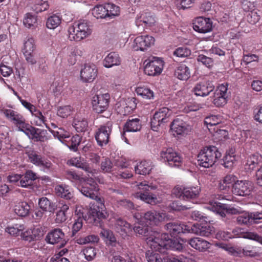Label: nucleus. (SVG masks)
Here are the masks:
<instances>
[{
	"instance_id": "a18cd8bd",
	"label": "nucleus",
	"mask_w": 262,
	"mask_h": 262,
	"mask_svg": "<svg viewBox=\"0 0 262 262\" xmlns=\"http://www.w3.org/2000/svg\"><path fill=\"white\" fill-rule=\"evenodd\" d=\"M107 17H114L118 16L120 13L119 7L113 4L107 3L105 4Z\"/></svg>"
},
{
	"instance_id": "2eb2a0df",
	"label": "nucleus",
	"mask_w": 262,
	"mask_h": 262,
	"mask_svg": "<svg viewBox=\"0 0 262 262\" xmlns=\"http://www.w3.org/2000/svg\"><path fill=\"white\" fill-rule=\"evenodd\" d=\"M4 113L18 128L19 130L23 132L29 126L24 117L17 112L12 110H5Z\"/></svg>"
},
{
	"instance_id": "3c124183",
	"label": "nucleus",
	"mask_w": 262,
	"mask_h": 262,
	"mask_svg": "<svg viewBox=\"0 0 262 262\" xmlns=\"http://www.w3.org/2000/svg\"><path fill=\"white\" fill-rule=\"evenodd\" d=\"M100 235L102 237L107 239L110 241V244L112 245L116 242V238L111 230L102 228L100 232Z\"/></svg>"
},
{
	"instance_id": "b1692460",
	"label": "nucleus",
	"mask_w": 262,
	"mask_h": 262,
	"mask_svg": "<svg viewBox=\"0 0 262 262\" xmlns=\"http://www.w3.org/2000/svg\"><path fill=\"white\" fill-rule=\"evenodd\" d=\"M193 28L198 32L205 33L211 30L212 22L208 18L199 17L194 20Z\"/></svg>"
},
{
	"instance_id": "4be33fe9",
	"label": "nucleus",
	"mask_w": 262,
	"mask_h": 262,
	"mask_svg": "<svg viewBox=\"0 0 262 262\" xmlns=\"http://www.w3.org/2000/svg\"><path fill=\"white\" fill-rule=\"evenodd\" d=\"M79 190L84 195L91 199L95 196V193L97 192L99 188L97 183L91 178L88 179Z\"/></svg>"
},
{
	"instance_id": "4c0bfd02",
	"label": "nucleus",
	"mask_w": 262,
	"mask_h": 262,
	"mask_svg": "<svg viewBox=\"0 0 262 262\" xmlns=\"http://www.w3.org/2000/svg\"><path fill=\"white\" fill-rule=\"evenodd\" d=\"M174 76L182 80H187L190 77L189 69L186 65L181 64L176 69Z\"/></svg>"
},
{
	"instance_id": "680f3d73",
	"label": "nucleus",
	"mask_w": 262,
	"mask_h": 262,
	"mask_svg": "<svg viewBox=\"0 0 262 262\" xmlns=\"http://www.w3.org/2000/svg\"><path fill=\"white\" fill-rule=\"evenodd\" d=\"M223 165L225 168H231L236 161L235 156L226 155L223 159Z\"/></svg>"
},
{
	"instance_id": "de8ad7c7",
	"label": "nucleus",
	"mask_w": 262,
	"mask_h": 262,
	"mask_svg": "<svg viewBox=\"0 0 262 262\" xmlns=\"http://www.w3.org/2000/svg\"><path fill=\"white\" fill-rule=\"evenodd\" d=\"M93 14L97 18H102L107 17L105 4L104 6L99 5L95 7L93 10Z\"/></svg>"
},
{
	"instance_id": "5fc2aeb1",
	"label": "nucleus",
	"mask_w": 262,
	"mask_h": 262,
	"mask_svg": "<svg viewBox=\"0 0 262 262\" xmlns=\"http://www.w3.org/2000/svg\"><path fill=\"white\" fill-rule=\"evenodd\" d=\"M51 132L52 133L53 135L57 138L60 141L62 142V140L64 139L68 138L70 137L69 133L64 130L63 129L61 128H58L57 130H51Z\"/></svg>"
},
{
	"instance_id": "e2e57ef3",
	"label": "nucleus",
	"mask_w": 262,
	"mask_h": 262,
	"mask_svg": "<svg viewBox=\"0 0 262 262\" xmlns=\"http://www.w3.org/2000/svg\"><path fill=\"white\" fill-rule=\"evenodd\" d=\"M35 230L28 229L25 232H21L20 236L23 239L30 242L35 239L36 235L34 232Z\"/></svg>"
},
{
	"instance_id": "412c9836",
	"label": "nucleus",
	"mask_w": 262,
	"mask_h": 262,
	"mask_svg": "<svg viewBox=\"0 0 262 262\" xmlns=\"http://www.w3.org/2000/svg\"><path fill=\"white\" fill-rule=\"evenodd\" d=\"M164 229L171 236H177L180 233L189 232L190 227L178 222H170L164 226Z\"/></svg>"
},
{
	"instance_id": "423d86ee",
	"label": "nucleus",
	"mask_w": 262,
	"mask_h": 262,
	"mask_svg": "<svg viewBox=\"0 0 262 262\" xmlns=\"http://www.w3.org/2000/svg\"><path fill=\"white\" fill-rule=\"evenodd\" d=\"M172 114V110L166 107H163L157 111L151 120V127L154 131H158L159 127L163 126L168 122Z\"/></svg>"
},
{
	"instance_id": "bb28decb",
	"label": "nucleus",
	"mask_w": 262,
	"mask_h": 262,
	"mask_svg": "<svg viewBox=\"0 0 262 262\" xmlns=\"http://www.w3.org/2000/svg\"><path fill=\"white\" fill-rule=\"evenodd\" d=\"M56 194L61 198L69 201V205H74L76 203V198L70 191L69 187L66 185H57L55 188Z\"/></svg>"
},
{
	"instance_id": "7c9ffc66",
	"label": "nucleus",
	"mask_w": 262,
	"mask_h": 262,
	"mask_svg": "<svg viewBox=\"0 0 262 262\" xmlns=\"http://www.w3.org/2000/svg\"><path fill=\"white\" fill-rule=\"evenodd\" d=\"M232 232L237 237L255 241L262 244V237L255 232L245 231L241 228L234 229Z\"/></svg>"
},
{
	"instance_id": "dca6fc26",
	"label": "nucleus",
	"mask_w": 262,
	"mask_h": 262,
	"mask_svg": "<svg viewBox=\"0 0 262 262\" xmlns=\"http://www.w3.org/2000/svg\"><path fill=\"white\" fill-rule=\"evenodd\" d=\"M163 61L158 57H153L144 67V72L149 76H156L161 73Z\"/></svg>"
},
{
	"instance_id": "58836bf2",
	"label": "nucleus",
	"mask_w": 262,
	"mask_h": 262,
	"mask_svg": "<svg viewBox=\"0 0 262 262\" xmlns=\"http://www.w3.org/2000/svg\"><path fill=\"white\" fill-rule=\"evenodd\" d=\"M75 212L76 213L77 212L76 214L77 219H75V222L73 225L72 234V236H74L75 234L82 228L83 219L90 223L88 221V217L87 218L86 216H84L83 213L80 212V211L77 212V211L76 210Z\"/></svg>"
},
{
	"instance_id": "39448f33",
	"label": "nucleus",
	"mask_w": 262,
	"mask_h": 262,
	"mask_svg": "<svg viewBox=\"0 0 262 262\" xmlns=\"http://www.w3.org/2000/svg\"><path fill=\"white\" fill-rule=\"evenodd\" d=\"M134 217L141 222H146L149 224H157L160 222L168 221L169 216L165 213L149 211L145 213H137Z\"/></svg>"
},
{
	"instance_id": "2f4dec72",
	"label": "nucleus",
	"mask_w": 262,
	"mask_h": 262,
	"mask_svg": "<svg viewBox=\"0 0 262 262\" xmlns=\"http://www.w3.org/2000/svg\"><path fill=\"white\" fill-rule=\"evenodd\" d=\"M189 244L193 248L200 251H205L210 247V243L200 237H194L190 239Z\"/></svg>"
},
{
	"instance_id": "20e7f679",
	"label": "nucleus",
	"mask_w": 262,
	"mask_h": 262,
	"mask_svg": "<svg viewBox=\"0 0 262 262\" xmlns=\"http://www.w3.org/2000/svg\"><path fill=\"white\" fill-rule=\"evenodd\" d=\"M69 38L71 40L80 41L87 37L91 33V29L85 20L75 22L68 29Z\"/></svg>"
},
{
	"instance_id": "864d4df0",
	"label": "nucleus",
	"mask_w": 262,
	"mask_h": 262,
	"mask_svg": "<svg viewBox=\"0 0 262 262\" xmlns=\"http://www.w3.org/2000/svg\"><path fill=\"white\" fill-rule=\"evenodd\" d=\"M35 46L34 40L32 38H30L25 41L23 48V53H30L34 52Z\"/></svg>"
},
{
	"instance_id": "a19ab883",
	"label": "nucleus",
	"mask_w": 262,
	"mask_h": 262,
	"mask_svg": "<svg viewBox=\"0 0 262 262\" xmlns=\"http://www.w3.org/2000/svg\"><path fill=\"white\" fill-rule=\"evenodd\" d=\"M23 23L24 25L28 28H36L38 25L37 16L28 13L26 14Z\"/></svg>"
},
{
	"instance_id": "f8f14e48",
	"label": "nucleus",
	"mask_w": 262,
	"mask_h": 262,
	"mask_svg": "<svg viewBox=\"0 0 262 262\" xmlns=\"http://www.w3.org/2000/svg\"><path fill=\"white\" fill-rule=\"evenodd\" d=\"M262 217V213L258 211L250 212H246L236 217V222L240 225H251L260 222Z\"/></svg>"
},
{
	"instance_id": "0eeeda50",
	"label": "nucleus",
	"mask_w": 262,
	"mask_h": 262,
	"mask_svg": "<svg viewBox=\"0 0 262 262\" xmlns=\"http://www.w3.org/2000/svg\"><path fill=\"white\" fill-rule=\"evenodd\" d=\"M138 188L142 191H141L136 193L137 198H140L141 200L151 205H156L160 203L156 195L148 192L150 190L156 189L157 188L156 186L149 185L146 182L144 181L138 185Z\"/></svg>"
},
{
	"instance_id": "79ce46f5",
	"label": "nucleus",
	"mask_w": 262,
	"mask_h": 262,
	"mask_svg": "<svg viewBox=\"0 0 262 262\" xmlns=\"http://www.w3.org/2000/svg\"><path fill=\"white\" fill-rule=\"evenodd\" d=\"M73 125L77 132H82L86 130L88 123L85 119H76L73 121Z\"/></svg>"
},
{
	"instance_id": "6e6d98bb",
	"label": "nucleus",
	"mask_w": 262,
	"mask_h": 262,
	"mask_svg": "<svg viewBox=\"0 0 262 262\" xmlns=\"http://www.w3.org/2000/svg\"><path fill=\"white\" fill-rule=\"evenodd\" d=\"M81 137L78 135L73 136L68 143L69 148L74 151L77 150L78 146L81 142Z\"/></svg>"
},
{
	"instance_id": "a878e982",
	"label": "nucleus",
	"mask_w": 262,
	"mask_h": 262,
	"mask_svg": "<svg viewBox=\"0 0 262 262\" xmlns=\"http://www.w3.org/2000/svg\"><path fill=\"white\" fill-rule=\"evenodd\" d=\"M64 237V234L62 230L57 228L48 233L46 236V240L51 244L60 243V247H63L66 243Z\"/></svg>"
},
{
	"instance_id": "338daca9",
	"label": "nucleus",
	"mask_w": 262,
	"mask_h": 262,
	"mask_svg": "<svg viewBox=\"0 0 262 262\" xmlns=\"http://www.w3.org/2000/svg\"><path fill=\"white\" fill-rule=\"evenodd\" d=\"M173 54L179 57H187L191 54V51L185 47H180L174 51Z\"/></svg>"
},
{
	"instance_id": "8fccbe9b",
	"label": "nucleus",
	"mask_w": 262,
	"mask_h": 262,
	"mask_svg": "<svg viewBox=\"0 0 262 262\" xmlns=\"http://www.w3.org/2000/svg\"><path fill=\"white\" fill-rule=\"evenodd\" d=\"M138 21L143 22L144 24L149 26L154 25L156 21L154 16L150 13L147 12L142 14Z\"/></svg>"
},
{
	"instance_id": "49530a36",
	"label": "nucleus",
	"mask_w": 262,
	"mask_h": 262,
	"mask_svg": "<svg viewBox=\"0 0 262 262\" xmlns=\"http://www.w3.org/2000/svg\"><path fill=\"white\" fill-rule=\"evenodd\" d=\"M136 92L138 95L143 98L150 99L154 98V92L148 88L138 87L136 89Z\"/></svg>"
},
{
	"instance_id": "c9c22d12",
	"label": "nucleus",
	"mask_w": 262,
	"mask_h": 262,
	"mask_svg": "<svg viewBox=\"0 0 262 262\" xmlns=\"http://www.w3.org/2000/svg\"><path fill=\"white\" fill-rule=\"evenodd\" d=\"M152 168V167L150 162L144 161L135 167V171L138 174L146 175L149 174Z\"/></svg>"
},
{
	"instance_id": "ea45409f",
	"label": "nucleus",
	"mask_w": 262,
	"mask_h": 262,
	"mask_svg": "<svg viewBox=\"0 0 262 262\" xmlns=\"http://www.w3.org/2000/svg\"><path fill=\"white\" fill-rule=\"evenodd\" d=\"M38 205L40 209L46 212H53L54 207L53 203L46 197H42L38 201Z\"/></svg>"
},
{
	"instance_id": "473e14b6",
	"label": "nucleus",
	"mask_w": 262,
	"mask_h": 262,
	"mask_svg": "<svg viewBox=\"0 0 262 262\" xmlns=\"http://www.w3.org/2000/svg\"><path fill=\"white\" fill-rule=\"evenodd\" d=\"M30 205L25 201L17 203L13 208L15 213L20 217L28 216L30 214Z\"/></svg>"
},
{
	"instance_id": "72a5a7b5",
	"label": "nucleus",
	"mask_w": 262,
	"mask_h": 262,
	"mask_svg": "<svg viewBox=\"0 0 262 262\" xmlns=\"http://www.w3.org/2000/svg\"><path fill=\"white\" fill-rule=\"evenodd\" d=\"M134 231L139 234V235L148 236V243L150 246L151 241L150 239L154 237L155 232H158L156 231H152L150 230V228H149L147 226H144L143 225L140 224L138 226H135L134 228Z\"/></svg>"
},
{
	"instance_id": "9b49d317",
	"label": "nucleus",
	"mask_w": 262,
	"mask_h": 262,
	"mask_svg": "<svg viewBox=\"0 0 262 262\" xmlns=\"http://www.w3.org/2000/svg\"><path fill=\"white\" fill-rule=\"evenodd\" d=\"M161 158L171 167L179 166L182 158L172 148H164L160 153Z\"/></svg>"
},
{
	"instance_id": "a211bd4d",
	"label": "nucleus",
	"mask_w": 262,
	"mask_h": 262,
	"mask_svg": "<svg viewBox=\"0 0 262 262\" xmlns=\"http://www.w3.org/2000/svg\"><path fill=\"white\" fill-rule=\"evenodd\" d=\"M28 158L31 163L44 169L49 170L53 166L52 163L48 159L35 151L29 152Z\"/></svg>"
},
{
	"instance_id": "f257e3e1",
	"label": "nucleus",
	"mask_w": 262,
	"mask_h": 262,
	"mask_svg": "<svg viewBox=\"0 0 262 262\" xmlns=\"http://www.w3.org/2000/svg\"><path fill=\"white\" fill-rule=\"evenodd\" d=\"M154 236L150 239V248L155 251L164 253L169 249L179 251L183 249V245L177 239L170 238L167 233L155 232Z\"/></svg>"
},
{
	"instance_id": "7ed1b4c3",
	"label": "nucleus",
	"mask_w": 262,
	"mask_h": 262,
	"mask_svg": "<svg viewBox=\"0 0 262 262\" xmlns=\"http://www.w3.org/2000/svg\"><path fill=\"white\" fill-rule=\"evenodd\" d=\"M221 156V153L215 146L206 147L198 156V164L205 168L210 167Z\"/></svg>"
},
{
	"instance_id": "37998d69",
	"label": "nucleus",
	"mask_w": 262,
	"mask_h": 262,
	"mask_svg": "<svg viewBox=\"0 0 262 262\" xmlns=\"http://www.w3.org/2000/svg\"><path fill=\"white\" fill-rule=\"evenodd\" d=\"M61 18L56 14L49 17L46 23L47 27L50 29H54L61 23Z\"/></svg>"
},
{
	"instance_id": "e433bc0d",
	"label": "nucleus",
	"mask_w": 262,
	"mask_h": 262,
	"mask_svg": "<svg viewBox=\"0 0 262 262\" xmlns=\"http://www.w3.org/2000/svg\"><path fill=\"white\" fill-rule=\"evenodd\" d=\"M141 121L138 118L129 119L124 125V129L127 132H137L141 129Z\"/></svg>"
},
{
	"instance_id": "ddd939ff",
	"label": "nucleus",
	"mask_w": 262,
	"mask_h": 262,
	"mask_svg": "<svg viewBox=\"0 0 262 262\" xmlns=\"http://www.w3.org/2000/svg\"><path fill=\"white\" fill-rule=\"evenodd\" d=\"M112 124L107 122L101 125L95 133V139L99 145L102 146L108 143L110 134L112 132Z\"/></svg>"
},
{
	"instance_id": "f03ea898",
	"label": "nucleus",
	"mask_w": 262,
	"mask_h": 262,
	"mask_svg": "<svg viewBox=\"0 0 262 262\" xmlns=\"http://www.w3.org/2000/svg\"><path fill=\"white\" fill-rule=\"evenodd\" d=\"M91 199L96 201V204H94L91 207L88 221L94 225L102 227V221L106 219L108 216L104 210V200L97 195V192L95 193V196Z\"/></svg>"
},
{
	"instance_id": "6e6552de",
	"label": "nucleus",
	"mask_w": 262,
	"mask_h": 262,
	"mask_svg": "<svg viewBox=\"0 0 262 262\" xmlns=\"http://www.w3.org/2000/svg\"><path fill=\"white\" fill-rule=\"evenodd\" d=\"M200 191L199 187L176 186L172 190V194L177 198L182 200H188L198 196Z\"/></svg>"
},
{
	"instance_id": "c03bdc74",
	"label": "nucleus",
	"mask_w": 262,
	"mask_h": 262,
	"mask_svg": "<svg viewBox=\"0 0 262 262\" xmlns=\"http://www.w3.org/2000/svg\"><path fill=\"white\" fill-rule=\"evenodd\" d=\"M25 229L24 225L15 224L14 226L8 227L6 228V231L13 236L20 235L21 232Z\"/></svg>"
},
{
	"instance_id": "f704fd0d",
	"label": "nucleus",
	"mask_w": 262,
	"mask_h": 262,
	"mask_svg": "<svg viewBox=\"0 0 262 262\" xmlns=\"http://www.w3.org/2000/svg\"><path fill=\"white\" fill-rule=\"evenodd\" d=\"M121 63V59L116 52L109 53L103 60V66L107 68H111L115 66H118Z\"/></svg>"
},
{
	"instance_id": "1a4fd4ad",
	"label": "nucleus",
	"mask_w": 262,
	"mask_h": 262,
	"mask_svg": "<svg viewBox=\"0 0 262 262\" xmlns=\"http://www.w3.org/2000/svg\"><path fill=\"white\" fill-rule=\"evenodd\" d=\"M110 99V96L108 93L95 95L92 99L93 110L98 114L103 113L108 108Z\"/></svg>"
},
{
	"instance_id": "774afa93",
	"label": "nucleus",
	"mask_w": 262,
	"mask_h": 262,
	"mask_svg": "<svg viewBox=\"0 0 262 262\" xmlns=\"http://www.w3.org/2000/svg\"><path fill=\"white\" fill-rule=\"evenodd\" d=\"M99 241V238L95 235H88L83 238H80L78 239V243L80 244H85L90 243H95Z\"/></svg>"
},
{
	"instance_id": "4d7b16f0",
	"label": "nucleus",
	"mask_w": 262,
	"mask_h": 262,
	"mask_svg": "<svg viewBox=\"0 0 262 262\" xmlns=\"http://www.w3.org/2000/svg\"><path fill=\"white\" fill-rule=\"evenodd\" d=\"M168 208L171 210L176 211H184L190 208L189 206L183 205L178 201H173L168 206Z\"/></svg>"
},
{
	"instance_id": "cd10ccee",
	"label": "nucleus",
	"mask_w": 262,
	"mask_h": 262,
	"mask_svg": "<svg viewBox=\"0 0 262 262\" xmlns=\"http://www.w3.org/2000/svg\"><path fill=\"white\" fill-rule=\"evenodd\" d=\"M214 89V86L211 82H200L194 86L193 92L196 96L205 97L209 95Z\"/></svg>"
},
{
	"instance_id": "603ef678",
	"label": "nucleus",
	"mask_w": 262,
	"mask_h": 262,
	"mask_svg": "<svg viewBox=\"0 0 262 262\" xmlns=\"http://www.w3.org/2000/svg\"><path fill=\"white\" fill-rule=\"evenodd\" d=\"M33 116L37 118V120H36V125L38 126H41L42 124H45L46 125V120L45 116L43 115L42 113L38 110H37L36 107L31 112Z\"/></svg>"
},
{
	"instance_id": "bf43d9fd",
	"label": "nucleus",
	"mask_w": 262,
	"mask_h": 262,
	"mask_svg": "<svg viewBox=\"0 0 262 262\" xmlns=\"http://www.w3.org/2000/svg\"><path fill=\"white\" fill-rule=\"evenodd\" d=\"M146 258L148 262H162V259L160 255L150 250L146 252Z\"/></svg>"
},
{
	"instance_id": "c756f323",
	"label": "nucleus",
	"mask_w": 262,
	"mask_h": 262,
	"mask_svg": "<svg viewBox=\"0 0 262 262\" xmlns=\"http://www.w3.org/2000/svg\"><path fill=\"white\" fill-rule=\"evenodd\" d=\"M115 228L116 232L123 238L126 237L132 231L130 224L121 218H118L116 220Z\"/></svg>"
},
{
	"instance_id": "393cba45",
	"label": "nucleus",
	"mask_w": 262,
	"mask_h": 262,
	"mask_svg": "<svg viewBox=\"0 0 262 262\" xmlns=\"http://www.w3.org/2000/svg\"><path fill=\"white\" fill-rule=\"evenodd\" d=\"M214 232V228L208 224H194L190 227L189 233L202 236L209 237Z\"/></svg>"
},
{
	"instance_id": "aec40b11",
	"label": "nucleus",
	"mask_w": 262,
	"mask_h": 262,
	"mask_svg": "<svg viewBox=\"0 0 262 262\" xmlns=\"http://www.w3.org/2000/svg\"><path fill=\"white\" fill-rule=\"evenodd\" d=\"M154 42L155 39L153 37L149 35H141L134 39L133 47L135 51H144L154 45Z\"/></svg>"
},
{
	"instance_id": "09e8293b",
	"label": "nucleus",
	"mask_w": 262,
	"mask_h": 262,
	"mask_svg": "<svg viewBox=\"0 0 262 262\" xmlns=\"http://www.w3.org/2000/svg\"><path fill=\"white\" fill-rule=\"evenodd\" d=\"M49 7V5L47 1L39 0L35 2L32 7V9L37 13L47 10Z\"/></svg>"
},
{
	"instance_id": "9d476101",
	"label": "nucleus",
	"mask_w": 262,
	"mask_h": 262,
	"mask_svg": "<svg viewBox=\"0 0 262 262\" xmlns=\"http://www.w3.org/2000/svg\"><path fill=\"white\" fill-rule=\"evenodd\" d=\"M23 132L34 141L44 142L49 139L47 130L36 128L29 125Z\"/></svg>"
},
{
	"instance_id": "13d9d810",
	"label": "nucleus",
	"mask_w": 262,
	"mask_h": 262,
	"mask_svg": "<svg viewBox=\"0 0 262 262\" xmlns=\"http://www.w3.org/2000/svg\"><path fill=\"white\" fill-rule=\"evenodd\" d=\"M197 61L202 62L203 64L209 68H210L213 65V60L212 58L203 54H200L198 56Z\"/></svg>"
},
{
	"instance_id": "5701e85b",
	"label": "nucleus",
	"mask_w": 262,
	"mask_h": 262,
	"mask_svg": "<svg viewBox=\"0 0 262 262\" xmlns=\"http://www.w3.org/2000/svg\"><path fill=\"white\" fill-rule=\"evenodd\" d=\"M97 75V69L94 64H85L80 72L81 78L86 82L93 81Z\"/></svg>"
},
{
	"instance_id": "6ab92c4d",
	"label": "nucleus",
	"mask_w": 262,
	"mask_h": 262,
	"mask_svg": "<svg viewBox=\"0 0 262 262\" xmlns=\"http://www.w3.org/2000/svg\"><path fill=\"white\" fill-rule=\"evenodd\" d=\"M227 85L221 84L214 91L213 102L216 106L221 107L227 103Z\"/></svg>"
},
{
	"instance_id": "0e129e2a",
	"label": "nucleus",
	"mask_w": 262,
	"mask_h": 262,
	"mask_svg": "<svg viewBox=\"0 0 262 262\" xmlns=\"http://www.w3.org/2000/svg\"><path fill=\"white\" fill-rule=\"evenodd\" d=\"M101 169L104 172H110L113 167L111 160L108 158H105L101 163Z\"/></svg>"
},
{
	"instance_id": "c85d7f7f",
	"label": "nucleus",
	"mask_w": 262,
	"mask_h": 262,
	"mask_svg": "<svg viewBox=\"0 0 262 262\" xmlns=\"http://www.w3.org/2000/svg\"><path fill=\"white\" fill-rule=\"evenodd\" d=\"M170 130L177 135H182L189 132L190 126L181 118H177L171 122Z\"/></svg>"
},
{
	"instance_id": "f3484780",
	"label": "nucleus",
	"mask_w": 262,
	"mask_h": 262,
	"mask_svg": "<svg viewBox=\"0 0 262 262\" xmlns=\"http://www.w3.org/2000/svg\"><path fill=\"white\" fill-rule=\"evenodd\" d=\"M252 183L248 181H238L233 186L232 192L237 195H249L252 190Z\"/></svg>"
},
{
	"instance_id": "4468645a",
	"label": "nucleus",
	"mask_w": 262,
	"mask_h": 262,
	"mask_svg": "<svg viewBox=\"0 0 262 262\" xmlns=\"http://www.w3.org/2000/svg\"><path fill=\"white\" fill-rule=\"evenodd\" d=\"M213 211L220 215L222 218L225 219L224 221H227L228 217L230 215L236 214L239 213V211L234 208L228 207L227 204L220 202H214L212 205Z\"/></svg>"
},
{
	"instance_id": "69168bd1",
	"label": "nucleus",
	"mask_w": 262,
	"mask_h": 262,
	"mask_svg": "<svg viewBox=\"0 0 262 262\" xmlns=\"http://www.w3.org/2000/svg\"><path fill=\"white\" fill-rule=\"evenodd\" d=\"M72 111V108L71 106H61L57 110V115L61 117L66 118L71 114Z\"/></svg>"
},
{
	"instance_id": "052dcab7",
	"label": "nucleus",
	"mask_w": 262,
	"mask_h": 262,
	"mask_svg": "<svg viewBox=\"0 0 262 262\" xmlns=\"http://www.w3.org/2000/svg\"><path fill=\"white\" fill-rule=\"evenodd\" d=\"M259 11L258 9L252 11L247 15V20L251 24H255L260 19Z\"/></svg>"
}]
</instances>
